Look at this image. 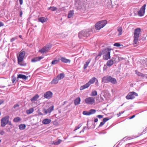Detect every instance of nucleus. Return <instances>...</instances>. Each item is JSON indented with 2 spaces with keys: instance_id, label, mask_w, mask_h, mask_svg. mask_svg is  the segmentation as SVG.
<instances>
[{
  "instance_id": "24",
  "label": "nucleus",
  "mask_w": 147,
  "mask_h": 147,
  "mask_svg": "<svg viewBox=\"0 0 147 147\" xmlns=\"http://www.w3.org/2000/svg\"><path fill=\"white\" fill-rule=\"evenodd\" d=\"M81 100V99L79 97H78V98H76L75 100H74V104L75 105H76L78 104H79L80 103V102Z\"/></svg>"
},
{
  "instance_id": "56",
  "label": "nucleus",
  "mask_w": 147,
  "mask_h": 147,
  "mask_svg": "<svg viewBox=\"0 0 147 147\" xmlns=\"http://www.w3.org/2000/svg\"><path fill=\"white\" fill-rule=\"evenodd\" d=\"M106 67H106V65H105L104 66V67L103 68V69L104 70H105L106 69Z\"/></svg>"
},
{
  "instance_id": "25",
  "label": "nucleus",
  "mask_w": 147,
  "mask_h": 147,
  "mask_svg": "<svg viewBox=\"0 0 147 147\" xmlns=\"http://www.w3.org/2000/svg\"><path fill=\"white\" fill-rule=\"evenodd\" d=\"M59 80L57 79V77L56 78H54L51 82V84H56L58 82Z\"/></svg>"
},
{
  "instance_id": "37",
  "label": "nucleus",
  "mask_w": 147,
  "mask_h": 147,
  "mask_svg": "<svg viewBox=\"0 0 147 147\" xmlns=\"http://www.w3.org/2000/svg\"><path fill=\"white\" fill-rule=\"evenodd\" d=\"M62 140L60 139L58 140L57 141H55L54 142V144L57 145L59 144L61 142Z\"/></svg>"
},
{
  "instance_id": "47",
  "label": "nucleus",
  "mask_w": 147,
  "mask_h": 147,
  "mask_svg": "<svg viewBox=\"0 0 147 147\" xmlns=\"http://www.w3.org/2000/svg\"><path fill=\"white\" fill-rule=\"evenodd\" d=\"M105 123V122H104L103 121L101 122H100V125H99V127H101L103 125H104Z\"/></svg>"
},
{
  "instance_id": "23",
  "label": "nucleus",
  "mask_w": 147,
  "mask_h": 147,
  "mask_svg": "<svg viewBox=\"0 0 147 147\" xmlns=\"http://www.w3.org/2000/svg\"><path fill=\"white\" fill-rule=\"evenodd\" d=\"M65 76V74L63 73H61L57 76V78L59 80H60L63 79Z\"/></svg>"
},
{
  "instance_id": "46",
  "label": "nucleus",
  "mask_w": 147,
  "mask_h": 147,
  "mask_svg": "<svg viewBox=\"0 0 147 147\" xmlns=\"http://www.w3.org/2000/svg\"><path fill=\"white\" fill-rule=\"evenodd\" d=\"M124 112V111H121V112H120L119 113L117 114V116L118 117L120 116Z\"/></svg>"
},
{
  "instance_id": "7",
  "label": "nucleus",
  "mask_w": 147,
  "mask_h": 147,
  "mask_svg": "<svg viewBox=\"0 0 147 147\" xmlns=\"http://www.w3.org/2000/svg\"><path fill=\"white\" fill-rule=\"evenodd\" d=\"M138 96V94L134 92H129L127 96H126V98L127 99H132L134 98L135 96Z\"/></svg>"
},
{
  "instance_id": "3",
  "label": "nucleus",
  "mask_w": 147,
  "mask_h": 147,
  "mask_svg": "<svg viewBox=\"0 0 147 147\" xmlns=\"http://www.w3.org/2000/svg\"><path fill=\"white\" fill-rule=\"evenodd\" d=\"M91 32L90 30L86 31H82L79 33L78 36L81 38H84V37H88L90 34Z\"/></svg>"
},
{
  "instance_id": "32",
  "label": "nucleus",
  "mask_w": 147,
  "mask_h": 147,
  "mask_svg": "<svg viewBox=\"0 0 147 147\" xmlns=\"http://www.w3.org/2000/svg\"><path fill=\"white\" fill-rule=\"evenodd\" d=\"M34 111V109L33 108H31L30 109L26 111L27 114H29L32 113Z\"/></svg>"
},
{
  "instance_id": "11",
  "label": "nucleus",
  "mask_w": 147,
  "mask_h": 147,
  "mask_svg": "<svg viewBox=\"0 0 147 147\" xmlns=\"http://www.w3.org/2000/svg\"><path fill=\"white\" fill-rule=\"evenodd\" d=\"M54 109V106H52L47 109H43L42 111L44 115H45L48 113H50Z\"/></svg>"
},
{
  "instance_id": "33",
  "label": "nucleus",
  "mask_w": 147,
  "mask_h": 147,
  "mask_svg": "<svg viewBox=\"0 0 147 147\" xmlns=\"http://www.w3.org/2000/svg\"><path fill=\"white\" fill-rule=\"evenodd\" d=\"M117 31L119 32V35H121L122 34V29L121 27H119L117 28Z\"/></svg>"
},
{
  "instance_id": "29",
  "label": "nucleus",
  "mask_w": 147,
  "mask_h": 147,
  "mask_svg": "<svg viewBox=\"0 0 147 147\" xmlns=\"http://www.w3.org/2000/svg\"><path fill=\"white\" fill-rule=\"evenodd\" d=\"M135 72L137 75L138 76L142 77H144V75L143 74L138 71L137 70H135Z\"/></svg>"
},
{
  "instance_id": "60",
  "label": "nucleus",
  "mask_w": 147,
  "mask_h": 147,
  "mask_svg": "<svg viewBox=\"0 0 147 147\" xmlns=\"http://www.w3.org/2000/svg\"><path fill=\"white\" fill-rule=\"evenodd\" d=\"M8 124L9 125H12L10 121H9V122L8 123Z\"/></svg>"
},
{
  "instance_id": "40",
  "label": "nucleus",
  "mask_w": 147,
  "mask_h": 147,
  "mask_svg": "<svg viewBox=\"0 0 147 147\" xmlns=\"http://www.w3.org/2000/svg\"><path fill=\"white\" fill-rule=\"evenodd\" d=\"M82 126L81 123L79 124L77 126L75 127L74 131H76L78 129H79Z\"/></svg>"
},
{
  "instance_id": "39",
  "label": "nucleus",
  "mask_w": 147,
  "mask_h": 147,
  "mask_svg": "<svg viewBox=\"0 0 147 147\" xmlns=\"http://www.w3.org/2000/svg\"><path fill=\"white\" fill-rule=\"evenodd\" d=\"M83 114L84 115H90L89 111H84L83 112Z\"/></svg>"
},
{
  "instance_id": "50",
  "label": "nucleus",
  "mask_w": 147,
  "mask_h": 147,
  "mask_svg": "<svg viewBox=\"0 0 147 147\" xmlns=\"http://www.w3.org/2000/svg\"><path fill=\"white\" fill-rule=\"evenodd\" d=\"M96 82L95 83V84L96 86H98V80L96 79Z\"/></svg>"
},
{
  "instance_id": "43",
  "label": "nucleus",
  "mask_w": 147,
  "mask_h": 147,
  "mask_svg": "<svg viewBox=\"0 0 147 147\" xmlns=\"http://www.w3.org/2000/svg\"><path fill=\"white\" fill-rule=\"evenodd\" d=\"M18 63L21 66H26V63L21 62H18Z\"/></svg>"
},
{
  "instance_id": "57",
  "label": "nucleus",
  "mask_w": 147,
  "mask_h": 147,
  "mask_svg": "<svg viewBox=\"0 0 147 147\" xmlns=\"http://www.w3.org/2000/svg\"><path fill=\"white\" fill-rule=\"evenodd\" d=\"M22 11L20 12V17H22Z\"/></svg>"
},
{
  "instance_id": "28",
  "label": "nucleus",
  "mask_w": 147,
  "mask_h": 147,
  "mask_svg": "<svg viewBox=\"0 0 147 147\" xmlns=\"http://www.w3.org/2000/svg\"><path fill=\"white\" fill-rule=\"evenodd\" d=\"M97 94V93L96 91L95 90H92L90 95L91 96H96Z\"/></svg>"
},
{
  "instance_id": "30",
  "label": "nucleus",
  "mask_w": 147,
  "mask_h": 147,
  "mask_svg": "<svg viewBox=\"0 0 147 147\" xmlns=\"http://www.w3.org/2000/svg\"><path fill=\"white\" fill-rule=\"evenodd\" d=\"M74 14V13L73 11H70L68 13V18H70L72 17L73 16Z\"/></svg>"
},
{
  "instance_id": "44",
  "label": "nucleus",
  "mask_w": 147,
  "mask_h": 147,
  "mask_svg": "<svg viewBox=\"0 0 147 147\" xmlns=\"http://www.w3.org/2000/svg\"><path fill=\"white\" fill-rule=\"evenodd\" d=\"M17 39V36L13 38H12L10 40V41L11 42H13V41H14L15 40H16Z\"/></svg>"
},
{
  "instance_id": "8",
  "label": "nucleus",
  "mask_w": 147,
  "mask_h": 147,
  "mask_svg": "<svg viewBox=\"0 0 147 147\" xmlns=\"http://www.w3.org/2000/svg\"><path fill=\"white\" fill-rule=\"evenodd\" d=\"M85 103L88 105H92L95 102V98L93 97H88L85 100Z\"/></svg>"
},
{
  "instance_id": "20",
  "label": "nucleus",
  "mask_w": 147,
  "mask_h": 147,
  "mask_svg": "<svg viewBox=\"0 0 147 147\" xmlns=\"http://www.w3.org/2000/svg\"><path fill=\"white\" fill-rule=\"evenodd\" d=\"M96 80V78L94 77L90 79L87 83L90 86L91 84H93L94 82H95Z\"/></svg>"
},
{
  "instance_id": "19",
  "label": "nucleus",
  "mask_w": 147,
  "mask_h": 147,
  "mask_svg": "<svg viewBox=\"0 0 147 147\" xmlns=\"http://www.w3.org/2000/svg\"><path fill=\"white\" fill-rule=\"evenodd\" d=\"M61 60L62 62L65 63H70V60L69 59H67L64 57H61Z\"/></svg>"
},
{
  "instance_id": "59",
  "label": "nucleus",
  "mask_w": 147,
  "mask_h": 147,
  "mask_svg": "<svg viewBox=\"0 0 147 147\" xmlns=\"http://www.w3.org/2000/svg\"><path fill=\"white\" fill-rule=\"evenodd\" d=\"M103 54V53H102V52H100L98 54V55L101 56L102 54Z\"/></svg>"
},
{
  "instance_id": "22",
  "label": "nucleus",
  "mask_w": 147,
  "mask_h": 147,
  "mask_svg": "<svg viewBox=\"0 0 147 147\" xmlns=\"http://www.w3.org/2000/svg\"><path fill=\"white\" fill-rule=\"evenodd\" d=\"M39 96L38 94H36L32 98L30 99L31 102H33L36 101L39 98Z\"/></svg>"
},
{
  "instance_id": "63",
  "label": "nucleus",
  "mask_w": 147,
  "mask_h": 147,
  "mask_svg": "<svg viewBox=\"0 0 147 147\" xmlns=\"http://www.w3.org/2000/svg\"><path fill=\"white\" fill-rule=\"evenodd\" d=\"M124 139H125V140H126V138H123Z\"/></svg>"
},
{
  "instance_id": "27",
  "label": "nucleus",
  "mask_w": 147,
  "mask_h": 147,
  "mask_svg": "<svg viewBox=\"0 0 147 147\" xmlns=\"http://www.w3.org/2000/svg\"><path fill=\"white\" fill-rule=\"evenodd\" d=\"M91 61V60L90 59H88L87 61H86L85 63V64L84 65V69H86L88 67V65H89V63H90Z\"/></svg>"
},
{
  "instance_id": "51",
  "label": "nucleus",
  "mask_w": 147,
  "mask_h": 147,
  "mask_svg": "<svg viewBox=\"0 0 147 147\" xmlns=\"http://www.w3.org/2000/svg\"><path fill=\"white\" fill-rule=\"evenodd\" d=\"M4 102V100H0V105L3 103Z\"/></svg>"
},
{
  "instance_id": "1",
  "label": "nucleus",
  "mask_w": 147,
  "mask_h": 147,
  "mask_svg": "<svg viewBox=\"0 0 147 147\" xmlns=\"http://www.w3.org/2000/svg\"><path fill=\"white\" fill-rule=\"evenodd\" d=\"M111 49L108 48H107L104 49L102 51L103 53V59L108 60L111 58L110 53Z\"/></svg>"
},
{
  "instance_id": "55",
  "label": "nucleus",
  "mask_w": 147,
  "mask_h": 147,
  "mask_svg": "<svg viewBox=\"0 0 147 147\" xmlns=\"http://www.w3.org/2000/svg\"><path fill=\"white\" fill-rule=\"evenodd\" d=\"M135 115H133V116H131V117H130L129 118V119H132L134 118V117H135Z\"/></svg>"
},
{
  "instance_id": "41",
  "label": "nucleus",
  "mask_w": 147,
  "mask_h": 147,
  "mask_svg": "<svg viewBox=\"0 0 147 147\" xmlns=\"http://www.w3.org/2000/svg\"><path fill=\"white\" fill-rule=\"evenodd\" d=\"M121 45L120 43H115L113 44V46L115 47H120Z\"/></svg>"
},
{
  "instance_id": "12",
  "label": "nucleus",
  "mask_w": 147,
  "mask_h": 147,
  "mask_svg": "<svg viewBox=\"0 0 147 147\" xmlns=\"http://www.w3.org/2000/svg\"><path fill=\"white\" fill-rule=\"evenodd\" d=\"M52 93L50 91H49L44 93V97L45 98L49 99L52 97Z\"/></svg>"
},
{
  "instance_id": "10",
  "label": "nucleus",
  "mask_w": 147,
  "mask_h": 147,
  "mask_svg": "<svg viewBox=\"0 0 147 147\" xmlns=\"http://www.w3.org/2000/svg\"><path fill=\"white\" fill-rule=\"evenodd\" d=\"M146 6V4H144L141 7L140 9L138 11V14L139 16H142L144 15L145 13Z\"/></svg>"
},
{
  "instance_id": "21",
  "label": "nucleus",
  "mask_w": 147,
  "mask_h": 147,
  "mask_svg": "<svg viewBox=\"0 0 147 147\" xmlns=\"http://www.w3.org/2000/svg\"><path fill=\"white\" fill-rule=\"evenodd\" d=\"M90 86L88 83H87L86 84L81 86L80 88V90H83L86 88H88Z\"/></svg>"
},
{
  "instance_id": "17",
  "label": "nucleus",
  "mask_w": 147,
  "mask_h": 147,
  "mask_svg": "<svg viewBox=\"0 0 147 147\" xmlns=\"http://www.w3.org/2000/svg\"><path fill=\"white\" fill-rule=\"evenodd\" d=\"M109 82L114 84H116L117 83V80L115 78L111 77V76Z\"/></svg>"
},
{
  "instance_id": "34",
  "label": "nucleus",
  "mask_w": 147,
  "mask_h": 147,
  "mask_svg": "<svg viewBox=\"0 0 147 147\" xmlns=\"http://www.w3.org/2000/svg\"><path fill=\"white\" fill-rule=\"evenodd\" d=\"M26 127L25 124H21L19 126V129L21 130H23L25 129Z\"/></svg>"
},
{
  "instance_id": "15",
  "label": "nucleus",
  "mask_w": 147,
  "mask_h": 147,
  "mask_svg": "<svg viewBox=\"0 0 147 147\" xmlns=\"http://www.w3.org/2000/svg\"><path fill=\"white\" fill-rule=\"evenodd\" d=\"M38 20L39 22H40L43 23L47 22L48 20V19L47 18H45L44 17H42L38 18Z\"/></svg>"
},
{
  "instance_id": "4",
  "label": "nucleus",
  "mask_w": 147,
  "mask_h": 147,
  "mask_svg": "<svg viewBox=\"0 0 147 147\" xmlns=\"http://www.w3.org/2000/svg\"><path fill=\"white\" fill-rule=\"evenodd\" d=\"M140 31L141 29L140 28H138L135 30L134 42L135 44H136L138 42L139 35Z\"/></svg>"
},
{
  "instance_id": "5",
  "label": "nucleus",
  "mask_w": 147,
  "mask_h": 147,
  "mask_svg": "<svg viewBox=\"0 0 147 147\" xmlns=\"http://www.w3.org/2000/svg\"><path fill=\"white\" fill-rule=\"evenodd\" d=\"M9 117L5 116L2 118L1 120V127H5L9 122Z\"/></svg>"
},
{
  "instance_id": "48",
  "label": "nucleus",
  "mask_w": 147,
  "mask_h": 147,
  "mask_svg": "<svg viewBox=\"0 0 147 147\" xmlns=\"http://www.w3.org/2000/svg\"><path fill=\"white\" fill-rule=\"evenodd\" d=\"M19 104H17L15 105L14 106L13 108H16L17 107H19Z\"/></svg>"
},
{
  "instance_id": "18",
  "label": "nucleus",
  "mask_w": 147,
  "mask_h": 147,
  "mask_svg": "<svg viewBox=\"0 0 147 147\" xmlns=\"http://www.w3.org/2000/svg\"><path fill=\"white\" fill-rule=\"evenodd\" d=\"M51 122V120L49 119H44L42 122L43 124L47 125L49 123Z\"/></svg>"
},
{
  "instance_id": "62",
  "label": "nucleus",
  "mask_w": 147,
  "mask_h": 147,
  "mask_svg": "<svg viewBox=\"0 0 147 147\" xmlns=\"http://www.w3.org/2000/svg\"><path fill=\"white\" fill-rule=\"evenodd\" d=\"M19 37L20 38H21L22 39H23V38H22V35H19Z\"/></svg>"
},
{
  "instance_id": "36",
  "label": "nucleus",
  "mask_w": 147,
  "mask_h": 147,
  "mask_svg": "<svg viewBox=\"0 0 147 147\" xmlns=\"http://www.w3.org/2000/svg\"><path fill=\"white\" fill-rule=\"evenodd\" d=\"M21 120V119L19 117H17L14 118L13 119V121L15 122H18Z\"/></svg>"
},
{
  "instance_id": "53",
  "label": "nucleus",
  "mask_w": 147,
  "mask_h": 147,
  "mask_svg": "<svg viewBox=\"0 0 147 147\" xmlns=\"http://www.w3.org/2000/svg\"><path fill=\"white\" fill-rule=\"evenodd\" d=\"M20 4L21 5L23 3V0H19Z\"/></svg>"
},
{
  "instance_id": "38",
  "label": "nucleus",
  "mask_w": 147,
  "mask_h": 147,
  "mask_svg": "<svg viewBox=\"0 0 147 147\" xmlns=\"http://www.w3.org/2000/svg\"><path fill=\"white\" fill-rule=\"evenodd\" d=\"M89 111L90 114V115L95 113L96 112V110L95 109H91Z\"/></svg>"
},
{
  "instance_id": "6",
  "label": "nucleus",
  "mask_w": 147,
  "mask_h": 147,
  "mask_svg": "<svg viewBox=\"0 0 147 147\" xmlns=\"http://www.w3.org/2000/svg\"><path fill=\"white\" fill-rule=\"evenodd\" d=\"M51 47V44L47 45L40 50L39 51L41 53H47L50 50Z\"/></svg>"
},
{
  "instance_id": "49",
  "label": "nucleus",
  "mask_w": 147,
  "mask_h": 147,
  "mask_svg": "<svg viewBox=\"0 0 147 147\" xmlns=\"http://www.w3.org/2000/svg\"><path fill=\"white\" fill-rule=\"evenodd\" d=\"M97 117H98L99 119H101L103 117V116L102 115H98Z\"/></svg>"
},
{
  "instance_id": "31",
  "label": "nucleus",
  "mask_w": 147,
  "mask_h": 147,
  "mask_svg": "<svg viewBox=\"0 0 147 147\" xmlns=\"http://www.w3.org/2000/svg\"><path fill=\"white\" fill-rule=\"evenodd\" d=\"M48 10H49L51 11H54L57 10V7L54 6H51L48 8Z\"/></svg>"
},
{
  "instance_id": "9",
  "label": "nucleus",
  "mask_w": 147,
  "mask_h": 147,
  "mask_svg": "<svg viewBox=\"0 0 147 147\" xmlns=\"http://www.w3.org/2000/svg\"><path fill=\"white\" fill-rule=\"evenodd\" d=\"M25 52L24 51L21 52L18 56V62H21L23 60L24 57L25 55Z\"/></svg>"
},
{
  "instance_id": "13",
  "label": "nucleus",
  "mask_w": 147,
  "mask_h": 147,
  "mask_svg": "<svg viewBox=\"0 0 147 147\" xmlns=\"http://www.w3.org/2000/svg\"><path fill=\"white\" fill-rule=\"evenodd\" d=\"M110 77L111 76H104L102 78V81L105 83L109 82Z\"/></svg>"
},
{
  "instance_id": "61",
  "label": "nucleus",
  "mask_w": 147,
  "mask_h": 147,
  "mask_svg": "<svg viewBox=\"0 0 147 147\" xmlns=\"http://www.w3.org/2000/svg\"><path fill=\"white\" fill-rule=\"evenodd\" d=\"M4 131H3L2 130V131H1V134L2 135H3L2 133H3V134H4Z\"/></svg>"
},
{
  "instance_id": "52",
  "label": "nucleus",
  "mask_w": 147,
  "mask_h": 147,
  "mask_svg": "<svg viewBox=\"0 0 147 147\" xmlns=\"http://www.w3.org/2000/svg\"><path fill=\"white\" fill-rule=\"evenodd\" d=\"M4 25L3 23L1 22H0V27Z\"/></svg>"
},
{
  "instance_id": "35",
  "label": "nucleus",
  "mask_w": 147,
  "mask_h": 147,
  "mask_svg": "<svg viewBox=\"0 0 147 147\" xmlns=\"http://www.w3.org/2000/svg\"><path fill=\"white\" fill-rule=\"evenodd\" d=\"M59 60H53L51 63L52 65H54L57 64L59 63Z\"/></svg>"
},
{
  "instance_id": "2",
  "label": "nucleus",
  "mask_w": 147,
  "mask_h": 147,
  "mask_svg": "<svg viewBox=\"0 0 147 147\" xmlns=\"http://www.w3.org/2000/svg\"><path fill=\"white\" fill-rule=\"evenodd\" d=\"M107 23V21L106 20L100 21L95 25L96 29L97 30H99L103 28Z\"/></svg>"
},
{
  "instance_id": "64",
  "label": "nucleus",
  "mask_w": 147,
  "mask_h": 147,
  "mask_svg": "<svg viewBox=\"0 0 147 147\" xmlns=\"http://www.w3.org/2000/svg\"><path fill=\"white\" fill-rule=\"evenodd\" d=\"M66 102L65 101L64 102V104H65V103H66Z\"/></svg>"
},
{
  "instance_id": "45",
  "label": "nucleus",
  "mask_w": 147,
  "mask_h": 147,
  "mask_svg": "<svg viewBox=\"0 0 147 147\" xmlns=\"http://www.w3.org/2000/svg\"><path fill=\"white\" fill-rule=\"evenodd\" d=\"M109 119H108V118H105L103 119V122H105H105H106Z\"/></svg>"
},
{
  "instance_id": "14",
  "label": "nucleus",
  "mask_w": 147,
  "mask_h": 147,
  "mask_svg": "<svg viewBox=\"0 0 147 147\" xmlns=\"http://www.w3.org/2000/svg\"><path fill=\"white\" fill-rule=\"evenodd\" d=\"M43 57L41 56H39L33 58L31 60V61L33 62H35L40 61L43 58Z\"/></svg>"
},
{
  "instance_id": "54",
  "label": "nucleus",
  "mask_w": 147,
  "mask_h": 147,
  "mask_svg": "<svg viewBox=\"0 0 147 147\" xmlns=\"http://www.w3.org/2000/svg\"><path fill=\"white\" fill-rule=\"evenodd\" d=\"M38 114L39 115H44V114H42V113H41V112H39L38 113Z\"/></svg>"
},
{
  "instance_id": "58",
  "label": "nucleus",
  "mask_w": 147,
  "mask_h": 147,
  "mask_svg": "<svg viewBox=\"0 0 147 147\" xmlns=\"http://www.w3.org/2000/svg\"><path fill=\"white\" fill-rule=\"evenodd\" d=\"M98 121V119L97 118L95 119L94 121L95 122H97Z\"/></svg>"
},
{
  "instance_id": "16",
  "label": "nucleus",
  "mask_w": 147,
  "mask_h": 147,
  "mask_svg": "<svg viewBox=\"0 0 147 147\" xmlns=\"http://www.w3.org/2000/svg\"><path fill=\"white\" fill-rule=\"evenodd\" d=\"M28 77V76H26L24 75L19 74L18 75L17 78H21L24 80H26L27 79Z\"/></svg>"
},
{
  "instance_id": "42",
  "label": "nucleus",
  "mask_w": 147,
  "mask_h": 147,
  "mask_svg": "<svg viewBox=\"0 0 147 147\" xmlns=\"http://www.w3.org/2000/svg\"><path fill=\"white\" fill-rule=\"evenodd\" d=\"M12 81L13 83L16 80V78L13 76L12 77Z\"/></svg>"
},
{
  "instance_id": "26",
  "label": "nucleus",
  "mask_w": 147,
  "mask_h": 147,
  "mask_svg": "<svg viewBox=\"0 0 147 147\" xmlns=\"http://www.w3.org/2000/svg\"><path fill=\"white\" fill-rule=\"evenodd\" d=\"M113 64V61L111 60H109L107 63V66L110 67Z\"/></svg>"
}]
</instances>
